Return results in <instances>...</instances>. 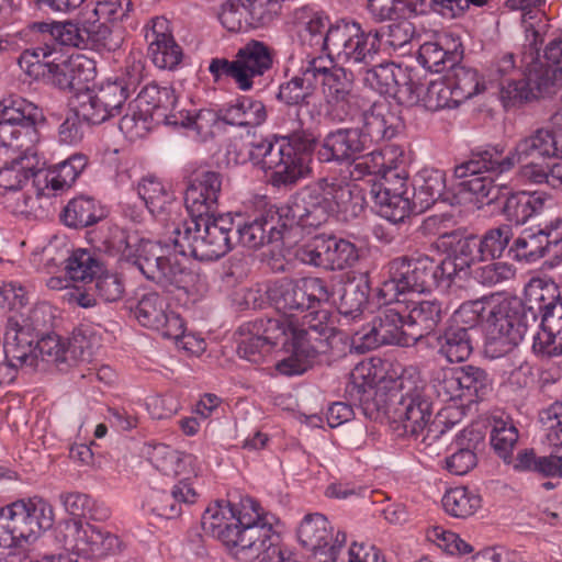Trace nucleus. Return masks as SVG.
Masks as SVG:
<instances>
[{"label":"nucleus","instance_id":"f257e3e1","mask_svg":"<svg viewBox=\"0 0 562 562\" xmlns=\"http://www.w3.org/2000/svg\"><path fill=\"white\" fill-rule=\"evenodd\" d=\"M363 196L356 184L337 177L319 178L301 188L279 209L257 198L248 213V249L265 248L294 227L317 228L338 213L357 215Z\"/></svg>","mask_w":562,"mask_h":562},{"label":"nucleus","instance_id":"f03ea898","mask_svg":"<svg viewBox=\"0 0 562 562\" xmlns=\"http://www.w3.org/2000/svg\"><path fill=\"white\" fill-rule=\"evenodd\" d=\"M554 131L538 127L521 137L514 148L504 155L499 146L488 147L472 153L471 158L456 166L454 176L460 180L459 187L475 195L482 202L492 204L501 199L505 188L494 184L491 177L484 172L502 175L510 171L521 161H536L554 157Z\"/></svg>","mask_w":562,"mask_h":562},{"label":"nucleus","instance_id":"7ed1b4c3","mask_svg":"<svg viewBox=\"0 0 562 562\" xmlns=\"http://www.w3.org/2000/svg\"><path fill=\"white\" fill-rule=\"evenodd\" d=\"M65 509L76 518L58 524L55 539L60 547L88 559L104 558L121 551L119 537L91 521L109 518V512L99 507L89 495L70 492L60 496Z\"/></svg>","mask_w":562,"mask_h":562},{"label":"nucleus","instance_id":"20e7f679","mask_svg":"<svg viewBox=\"0 0 562 562\" xmlns=\"http://www.w3.org/2000/svg\"><path fill=\"white\" fill-rule=\"evenodd\" d=\"M245 224H237L233 231L229 214L221 216H191L172 225L173 245L179 254L192 256L200 261H212L224 256L236 241L243 238Z\"/></svg>","mask_w":562,"mask_h":562},{"label":"nucleus","instance_id":"39448f33","mask_svg":"<svg viewBox=\"0 0 562 562\" xmlns=\"http://www.w3.org/2000/svg\"><path fill=\"white\" fill-rule=\"evenodd\" d=\"M385 387L389 394L383 412L393 409L402 424L403 435L422 438L425 442L431 432H437L431 424L432 403L425 393L426 384L419 372L413 368L405 369L395 374Z\"/></svg>","mask_w":562,"mask_h":562},{"label":"nucleus","instance_id":"423d86ee","mask_svg":"<svg viewBox=\"0 0 562 562\" xmlns=\"http://www.w3.org/2000/svg\"><path fill=\"white\" fill-rule=\"evenodd\" d=\"M452 271L450 261L437 262L427 255L396 257L387 265L389 277L379 289V296L385 302H394L401 294L449 286Z\"/></svg>","mask_w":562,"mask_h":562},{"label":"nucleus","instance_id":"0eeeda50","mask_svg":"<svg viewBox=\"0 0 562 562\" xmlns=\"http://www.w3.org/2000/svg\"><path fill=\"white\" fill-rule=\"evenodd\" d=\"M48 323L46 305H36L27 312L13 310L7 318L3 342L5 362L0 366V371L11 373L18 369H36L38 356L35 339Z\"/></svg>","mask_w":562,"mask_h":562},{"label":"nucleus","instance_id":"6e6552de","mask_svg":"<svg viewBox=\"0 0 562 562\" xmlns=\"http://www.w3.org/2000/svg\"><path fill=\"white\" fill-rule=\"evenodd\" d=\"M55 519L53 506L42 497L16 501L0 508V547L33 543Z\"/></svg>","mask_w":562,"mask_h":562},{"label":"nucleus","instance_id":"1a4fd4ad","mask_svg":"<svg viewBox=\"0 0 562 562\" xmlns=\"http://www.w3.org/2000/svg\"><path fill=\"white\" fill-rule=\"evenodd\" d=\"M43 120L41 110L23 98H9L0 102V157L12 150H30L38 142L37 122Z\"/></svg>","mask_w":562,"mask_h":562},{"label":"nucleus","instance_id":"9d476101","mask_svg":"<svg viewBox=\"0 0 562 562\" xmlns=\"http://www.w3.org/2000/svg\"><path fill=\"white\" fill-rule=\"evenodd\" d=\"M266 294L278 311L290 317L319 307L331 296L326 281L315 277L278 279L266 286Z\"/></svg>","mask_w":562,"mask_h":562},{"label":"nucleus","instance_id":"9b49d317","mask_svg":"<svg viewBox=\"0 0 562 562\" xmlns=\"http://www.w3.org/2000/svg\"><path fill=\"white\" fill-rule=\"evenodd\" d=\"M402 304L396 301L385 302L380 307L372 321L361 329L353 333L352 342L362 351L373 350L384 345H397L408 347L418 341L414 333L405 330L407 317L401 311Z\"/></svg>","mask_w":562,"mask_h":562},{"label":"nucleus","instance_id":"f8f14e48","mask_svg":"<svg viewBox=\"0 0 562 562\" xmlns=\"http://www.w3.org/2000/svg\"><path fill=\"white\" fill-rule=\"evenodd\" d=\"M381 35L378 30H364L358 22H339V30L333 37L329 63L336 58L359 70L371 66L380 52Z\"/></svg>","mask_w":562,"mask_h":562},{"label":"nucleus","instance_id":"ddd939ff","mask_svg":"<svg viewBox=\"0 0 562 562\" xmlns=\"http://www.w3.org/2000/svg\"><path fill=\"white\" fill-rule=\"evenodd\" d=\"M149 460L164 475L178 479L172 487L173 499H177L180 505L196 503L200 497V492H198L199 468L193 454L157 443L149 452Z\"/></svg>","mask_w":562,"mask_h":562},{"label":"nucleus","instance_id":"4468645a","mask_svg":"<svg viewBox=\"0 0 562 562\" xmlns=\"http://www.w3.org/2000/svg\"><path fill=\"white\" fill-rule=\"evenodd\" d=\"M486 352L493 358L510 352L522 340L526 325L519 302L503 300L490 307L486 315Z\"/></svg>","mask_w":562,"mask_h":562},{"label":"nucleus","instance_id":"2eb2a0df","mask_svg":"<svg viewBox=\"0 0 562 562\" xmlns=\"http://www.w3.org/2000/svg\"><path fill=\"white\" fill-rule=\"evenodd\" d=\"M248 560L284 562L280 536L273 530L276 516L259 501L248 497Z\"/></svg>","mask_w":562,"mask_h":562},{"label":"nucleus","instance_id":"dca6fc26","mask_svg":"<svg viewBox=\"0 0 562 562\" xmlns=\"http://www.w3.org/2000/svg\"><path fill=\"white\" fill-rule=\"evenodd\" d=\"M448 221L449 218L443 215H432L424 220L420 229L425 234H437V247L451 251L448 257L441 260L450 261L452 266L450 284L458 271L470 268L473 263L483 260L481 259L479 238L472 235L463 237L459 231L443 232L442 229L446 228L445 224Z\"/></svg>","mask_w":562,"mask_h":562},{"label":"nucleus","instance_id":"f3484780","mask_svg":"<svg viewBox=\"0 0 562 562\" xmlns=\"http://www.w3.org/2000/svg\"><path fill=\"white\" fill-rule=\"evenodd\" d=\"M132 83L123 79L106 81L92 89L77 94L79 113L82 119L92 124H101L121 113L128 98Z\"/></svg>","mask_w":562,"mask_h":562},{"label":"nucleus","instance_id":"a211bd4d","mask_svg":"<svg viewBox=\"0 0 562 562\" xmlns=\"http://www.w3.org/2000/svg\"><path fill=\"white\" fill-rule=\"evenodd\" d=\"M562 249V218L558 217L543 227L525 228L513 244L508 254L519 262L533 263L552 254L560 256Z\"/></svg>","mask_w":562,"mask_h":562},{"label":"nucleus","instance_id":"6ab92c4d","mask_svg":"<svg viewBox=\"0 0 562 562\" xmlns=\"http://www.w3.org/2000/svg\"><path fill=\"white\" fill-rule=\"evenodd\" d=\"M440 372L443 373L437 391L445 400L460 398L468 403H476L485 400L493 390L492 380L480 367L467 364Z\"/></svg>","mask_w":562,"mask_h":562},{"label":"nucleus","instance_id":"aec40b11","mask_svg":"<svg viewBox=\"0 0 562 562\" xmlns=\"http://www.w3.org/2000/svg\"><path fill=\"white\" fill-rule=\"evenodd\" d=\"M394 378L395 375L383 376L376 382V372H370V368L366 366L356 367L345 389L346 397L351 404L361 406L364 413L383 411L389 394L385 386Z\"/></svg>","mask_w":562,"mask_h":562},{"label":"nucleus","instance_id":"412c9836","mask_svg":"<svg viewBox=\"0 0 562 562\" xmlns=\"http://www.w3.org/2000/svg\"><path fill=\"white\" fill-rule=\"evenodd\" d=\"M134 315L142 326L158 331L164 338L178 340L183 337V319L176 312L169 311L166 300L156 292L140 297Z\"/></svg>","mask_w":562,"mask_h":562},{"label":"nucleus","instance_id":"4be33fe9","mask_svg":"<svg viewBox=\"0 0 562 562\" xmlns=\"http://www.w3.org/2000/svg\"><path fill=\"white\" fill-rule=\"evenodd\" d=\"M407 179V172L405 169H401V176L381 182L371 190L380 215L392 223L403 222L411 214H416Z\"/></svg>","mask_w":562,"mask_h":562},{"label":"nucleus","instance_id":"5701e85b","mask_svg":"<svg viewBox=\"0 0 562 562\" xmlns=\"http://www.w3.org/2000/svg\"><path fill=\"white\" fill-rule=\"evenodd\" d=\"M217 506H209L202 516L201 525L205 533L216 538L226 552L236 560L246 558V526L243 517L229 519Z\"/></svg>","mask_w":562,"mask_h":562},{"label":"nucleus","instance_id":"b1692460","mask_svg":"<svg viewBox=\"0 0 562 562\" xmlns=\"http://www.w3.org/2000/svg\"><path fill=\"white\" fill-rule=\"evenodd\" d=\"M136 109H140L154 119L157 115L164 119L167 124L195 126L200 128L198 121L201 119V113L195 119L189 115L184 119L178 120L173 113L177 105V98L175 90L170 87H159L156 83H148L139 91L137 97L132 101Z\"/></svg>","mask_w":562,"mask_h":562},{"label":"nucleus","instance_id":"393cba45","mask_svg":"<svg viewBox=\"0 0 562 562\" xmlns=\"http://www.w3.org/2000/svg\"><path fill=\"white\" fill-rule=\"evenodd\" d=\"M544 58V63L533 64L526 76L533 99L554 94L562 87V38L548 44Z\"/></svg>","mask_w":562,"mask_h":562},{"label":"nucleus","instance_id":"a878e982","mask_svg":"<svg viewBox=\"0 0 562 562\" xmlns=\"http://www.w3.org/2000/svg\"><path fill=\"white\" fill-rule=\"evenodd\" d=\"M222 190V175L212 170L195 172L186 190L184 203L191 216H214Z\"/></svg>","mask_w":562,"mask_h":562},{"label":"nucleus","instance_id":"bb28decb","mask_svg":"<svg viewBox=\"0 0 562 562\" xmlns=\"http://www.w3.org/2000/svg\"><path fill=\"white\" fill-rule=\"evenodd\" d=\"M41 159L35 147L30 150H12L7 158L0 157V189L15 193L31 177L41 171Z\"/></svg>","mask_w":562,"mask_h":562},{"label":"nucleus","instance_id":"cd10ccee","mask_svg":"<svg viewBox=\"0 0 562 562\" xmlns=\"http://www.w3.org/2000/svg\"><path fill=\"white\" fill-rule=\"evenodd\" d=\"M540 329L533 336L532 351L540 358L552 359L562 356V304L554 300L543 308Z\"/></svg>","mask_w":562,"mask_h":562},{"label":"nucleus","instance_id":"c85d7f7f","mask_svg":"<svg viewBox=\"0 0 562 562\" xmlns=\"http://www.w3.org/2000/svg\"><path fill=\"white\" fill-rule=\"evenodd\" d=\"M367 149L358 128H337L324 137L316 156L321 162L342 164Z\"/></svg>","mask_w":562,"mask_h":562},{"label":"nucleus","instance_id":"c756f323","mask_svg":"<svg viewBox=\"0 0 562 562\" xmlns=\"http://www.w3.org/2000/svg\"><path fill=\"white\" fill-rule=\"evenodd\" d=\"M148 43V56L160 69H173L182 58V50L175 42L165 18L153 20L150 29L145 33Z\"/></svg>","mask_w":562,"mask_h":562},{"label":"nucleus","instance_id":"7c9ffc66","mask_svg":"<svg viewBox=\"0 0 562 562\" xmlns=\"http://www.w3.org/2000/svg\"><path fill=\"white\" fill-rule=\"evenodd\" d=\"M138 195L149 212L161 222L171 226L179 221V205L170 187L156 177L149 176L140 180L137 187Z\"/></svg>","mask_w":562,"mask_h":562},{"label":"nucleus","instance_id":"2f4dec72","mask_svg":"<svg viewBox=\"0 0 562 562\" xmlns=\"http://www.w3.org/2000/svg\"><path fill=\"white\" fill-rule=\"evenodd\" d=\"M518 71L515 67L513 54H505L496 64L491 83L497 82L499 97L505 108L515 106L526 101L533 100L532 92L526 78L517 79Z\"/></svg>","mask_w":562,"mask_h":562},{"label":"nucleus","instance_id":"473e14b6","mask_svg":"<svg viewBox=\"0 0 562 562\" xmlns=\"http://www.w3.org/2000/svg\"><path fill=\"white\" fill-rule=\"evenodd\" d=\"M403 160H398L395 150L385 148L383 150L373 149L368 154H359L350 160L349 175L355 180L362 179L366 176H381L383 182L392 180L393 177L401 176Z\"/></svg>","mask_w":562,"mask_h":562},{"label":"nucleus","instance_id":"72a5a7b5","mask_svg":"<svg viewBox=\"0 0 562 562\" xmlns=\"http://www.w3.org/2000/svg\"><path fill=\"white\" fill-rule=\"evenodd\" d=\"M315 56L302 60L296 75L279 87L277 99L286 105L308 104L317 90Z\"/></svg>","mask_w":562,"mask_h":562},{"label":"nucleus","instance_id":"f704fd0d","mask_svg":"<svg viewBox=\"0 0 562 562\" xmlns=\"http://www.w3.org/2000/svg\"><path fill=\"white\" fill-rule=\"evenodd\" d=\"M339 30V22L331 24L329 18L321 12H313L300 23L299 40L302 46L314 53L330 56L333 37Z\"/></svg>","mask_w":562,"mask_h":562},{"label":"nucleus","instance_id":"c9c22d12","mask_svg":"<svg viewBox=\"0 0 562 562\" xmlns=\"http://www.w3.org/2000/svg\"><path fill=\"white\" fill-rule=\"evenodd\" d=\"M83 342L85 337H75L70 344H67L58 335H46L36 340L38 362L58 366L60 363H70L78 359L86 361L91 357V352L83 350Z\"/></svg>","mask_w":562,"mask_h":562},{"label":"nucleus","instance_id":"e433bc0d","mask_svg":"<svg viewBox=\"0 0 562 562\" xmlns=\"http://www.w3.org/2000/svg\"><path fill=\"white\" fill-rule=\"evenodd\" d=\"M446 175L439 169L424 168L413 179L411 196L416 214L428 210L442 195Z\"/></svg>","mask_w":562,"mask_h":562},{"label":"nucleus","instance_id":"4c0bfd02","mask_svg":"<svg viewBox=\"0 0 562 562\" xmlns=\"http://www.w3.org/2000/svg\"><path fill=\"white\" fill-rule=\"evenodd\" d=\"M461 58L462 52L458 50V45L448 37L422 44L417 57L425 69L437 74L451 69Z\"/></svg>","mask_w":562,"mask_h":562},{"label":"nucleus","instance_id":"58836bf2","mask_svg":"<svg viewBox=\"0 0 562 562\" xmlns=\"http://www.w3.org/2000/svg\"><path fill=\"white\" fill-rule=\"evenodd\" d=\"M315 59L317 86L321 83L326 102L353 91L355 75L351 70L337 64L328 66L321 55Z\"/></svg>","mask_w":562,"mask_h":562},{"label":"nucleus","instance_id":"ea45409f","mask_svg":"<svg viewBox=\"0 0 562 562\" xmlns=\"http://www.w3.org/2000/svg\"><path fill=\"white\" fill-rule=\"evenodd\" d=\"M549 195L540 191H520L512 193L505 200L503 213L516 225H522L531 217L543 212Z\"/></svg>","mask_w":562,"mask_h":562},{"label":"nucleus","instance_id":"a19ab883","mask_svg":"<svg viewBox=\"0 0 562 562\" xmlns=\"http://www.w3.org/2000/svg\"><path fill=\"white\" fill-rule=\"evenodd\" d=\"M363 126L358 128L361 132L362 140L368 149L374 143L391 139L395 136L396 130L393 126L394 116L387 111L384 103L373 102L362 114Z\"/></svg>","mask_w":562,"mask_h":562},{"label":"nucleus","instance_id":"79ce46f5","mask_svg":"<svg viewBox=\"0 0 562 562\" xmlns=\"http://www.w3.org/2000/svg\"><path fill=\"white\" fill-rule=\"evenodd\" d=\"M549 456H537L533 449H522L516 456L514 470L531 472L542 477H562V442Z\"/></svg>","mask_w":562,"mask_h":562},{"label":"nucleus","instance_id":"37998d69","mask_svg":"<svg viewBox=\"0 0 562 562\" xmlns=\"http://www.w3.org/2000/svg\"><path fill=\"white\" fill-rule=\"evenodd\" d=\"M369 294L370 283L367 276L349 280L344 286L338 305L341 322L349 324L361 319L369 301Z\"/></svg>","mask_w":562,"mask_h":562},{"label":"nucleus","instance_id":"c03bdc74","mask_svg":"<svg viewBox=\"0 0 562 562\" xmlns=\"http://www.w3.org/2000/svg\"><path fill=\"white\" fill-rule=\"evenodd\" d=\"M446 314L447 306L443 302L437 299L419 301L406 315L407 327L419 340L432 333Z\"/></svg>","mask_w":562,"mask_h":562},{"label":"nucleus","instance_id":"a18cd8bd","mask_svg":"<svg viewBox=\"0 0 562 562\" xmlns=\"http://www.w3.org/2000/svg\"><path fill=\"white\" fill-rule=\"evenodd\" d=\"M319 137V133L312 125L299 119L292 123L285 134L276 137V144L280 148L312 160L311 156L316 149Z\"/></svg>","mask_w":562,"mask_h":562},{"label":"nucleus","instance_id":"49530a36","mask_svg":"<svg viewBox=\"0 0 562 562\" xmlns=\"http://www.w3.org/2000/svg\"><path fill=\"white\" fill-rule=\"evenodd\" d=\"M438 353L449 362H463L473 352V335L450 324L436 338Z\"/></svg>","mask_w":562,"mask_h":562},{"label":"nucleus","instance_id":"de8ad7c7","mask_svg":"<svg viewBox=\"0 0 562 562\" xmlns=\"http://www.w3.org/2000/svg\"><path fill=\"white\" fill-rule=\"evenodd\" d=\"M297 538L306 550L317 554L328 547L333 538V529L324 515L308 514L300 524Z\"/></svg>","mask_w":562,"mask_h":562},{"label":"nucleus","instance_id":"09e8293b","mask_svg":"<svg viewBox=\"0 0 562 562\" xmlns=\"http://www.w3.org/2000/svg\"><path fill=\"white\" fill-rule=\"evenodd\" d=\"M546 0H507L506 7L512 10H521V22L526 32V38L530 45L538 49L542 43V33L548 26L544 13L539 9Z\"/></svg>","mask_w":562,"mask_h":562},{"label":"nucleus","instance_id":"8fccbe9b","mask_svg":"<svg viewBox=\"0 0 562 562\" xmlns=\"http://www.w3.org/2000/svg\"><path fill=\"white\" fill-rule=\"evenodd\" d=\"M104 216V211L92 198L78 196L68 202L63 212V221L69 227H87Z\"/></svg>","mask_w":562,"mask_h":562},{"label":"nucleus","instance_id":"3c124183","mask_svg":"<svg viewBox=\"0 0 562 562\" xmlns=\"http://www.w3.org/2000/svg\"><path fill=\"white\" fill-rule=\"evenodd\" d=\"M177 252L179 251L176 247L173 252H168L167 259L159 268L161 277L154 282L165 289L176 288L189 292L190 285L198 280L199 276L184 267L186 259H179Z\"/></svg>","mask_w":562,"mask_h":562},{"label":"nucleus","instance_id":"603ef678","mask_svg":"<svg viewBox=\"0 0 562 562\" xmlns=\"http://www.w3.org/2000/svg\"><path fill=\"white\" fill-rule=\"evenodd\" d=\"M324 269L342 270L351 267L359 258L357 247L344 238L323 235Z\"/></svg>","mask_w":562,"mask_h":562},{"label":"nucleus","instance_id":"864d4df0","mask_svg":"<svg viewBox=\"0 0 562 562\" xmlns=\"http://www.w3.org/2000/svg\"><path fill=\"white\" fill-rule=\"evenodd\" d=\"M277 164L273 179L278 184L294 186L299 180L306 178L311 173L307 158L297 156L283 148L278 147Z\"/></svg>","mask_w":562,"mask_h":562},{"label":"nucleus","instance_id":"5fc2aeb1","mask_svg":"<svg viewBox=\"0 0 562 562\" xmlns=\"http://www.w3.org/2000/svg\"><path fill=\"white\" fill-rule=\"evenodd\" d=\"M441 503L448 515L464 519L473 516L481 508L482 498L467 486H457L445 493Z\"/></svg>","mask_w":562,"mask_h":562},{"label":"nucleus","instance_id":"6e6d98bb","mask_svg":"<svg viewBox=\"0 0 562 562\" xmlns=\"http://www.w3.org/2000/svg\"><path fill=\"white\" fill-rule=\"evenodd\" d=\"M519 434L514 422L509 418L494 417L491 430V445L494 451L508 464L515 465L516 458L513 450L518 441Z\"/></svg>","mask_w":562,"mask_h":562},{"label":"nucleus","instance_id":"4d7b16f0","mask_svg":"<svg viewBox=\"0 0 562 562\" xmlns=\"http://www.w3.org/2000/svg\"><path fill=\"white\" fill-rule=\"evenodd\" d=\"M88 162L85 155L75 154L68 159L48 169L44 176L46 188L53 191H63L70 188Z\"/></svg>","mask_w":562,"mask_h":562},{"label":"nucleus","instance_id":"13d9d810","mask_svg":"<svg viewBox=\"0 0 562 562\" xmlns=\"http://www.w3.org/2000/svg\"><path fill=\"white\" fill-rule=\"evenodd\" d=\"M363 83L380 94H392L398 78H405L404 69L394 63H382L362 68Z\"/></svg>","mask_w":562,"mask_h":562},{"label":"nucleus","instance_id":"bf43d9fd","mask_svg":"<svg viewBox=\"0 0 562 562\" xmlns=\"http://www.w3.org/2000/svg\"><path fill=\"white\" fill-rule=\"evenodd\" d=\"M168 252L169 249L160 243L145 239L139 243L133 262L146 279L154 282L161 277L159 268L167 259Z\"/></svg>","mask_w":562,"mask_h":562},{"label":"nucleus","instance_id":"052dcab7","mask_svg":"<svg viewBox=\"0 0 562 562\" xmlns=\"http://www.w3.org/2000/svg\"><path fill=\"white\" fill-rule=\"evenodd\" d=\"M451 69L453 75L448 79V82L459 104L485 90V83L481 80L476 69L459 66L458 64Z\"/></svg>","mask_w":562,"mask_h":562},{"label":"nucleus","instance_id":"680f3d73","mask_svg":"<svg viewBox=\"0 0 562 562\" xmlns=\"http://www.w3.org/2000/svg\"><path fill=\"white\" fill-rule=\"evenodd\" d=\"M209 71L215 82H218L225 76L234 79L241 90H246V46L238 49L236 60L213 58Z\"/></svg>","mask_w":562,"mask_h":562},{"label":"nucleus","instance_id":"e2e57ef3","mask_svg":"<svg viewBox=\"0 0 562 562\" xmlns=\"http://www.w3.org/2000/svg\"><path fill=\"white\" fill-rule=\"evenodd\" d=\"M512 238L513 229L509 225L503 224L487 229L479 238L481 259L485 261L501 258Z\"/></svg>","mask_w":562,"mask_h":562},{"label":"nucleus","instance_id":"0e129e2a","mask_svg":"<svg viewBox=\"0 0 562 562\" xmlns=\"http://www.w3.org/2000/svg\"><path fill=\"white\" fill-rule=\"evenodd\" d=\"M459 105L454 99L453 90L449 82L441 79L430 80L424 88L422 106L427 111H439L441 109H452Z\"/></svg>","mask_w":562,"mask_h":562},{"label":"nucleus","instance_id":"69168bd1","mask_svg":"<svg viewBox=\"0 0 562 562\" xmlns=\"http://www.w3.org/2000/svg\"><path fill=\"white\" fill-rule=\"evenodd\" d=\"M326 104L328 105V114L337 122L351 121L358 115L362 116L363 111H366V108L369 105L364 99L355 91L346 95L337 97L326 102Z\"/></svg>","mask_w":562,"mask_h":562},{"label":"nucleus","instance_id":"338daca9","mask_svg":"<svg viewBox=\"0 0 562 562\" xmlns=\"http://www.w3.org/2000/svg\"><path fill=\"white\" fill-rule=\"evenodd\" d=\"M486 305L484 301L475 300L462 303L449 318L448 324L467 329L474 336L479 331V325L485 317Z\"/></svg>","mask_w":562,"mask_h":562},{"label":"nucleus","instance_id":"774afa93","mask_svg":"<svg viewBox=\"0 0 562 562\" xmlns=\"http://www.w3.org/2000/svg\"><path fill=\"white\" fill-rule=\"evenodd\" d=\"M65 269L69 279L81 282L92 281L101 271L99 261L85 249L75 250Z\"/></svg>","mask_w":562,"mask_h":562}]
</instances>
